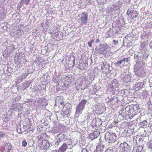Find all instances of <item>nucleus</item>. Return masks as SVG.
Segmentation results:
<instances>
[{"instance_id": "nucleus-19", "label": "nucleus", "mask_w": 152, "mask_h": 152, "mask_svg": "<svg viewBox=\"0 0 152 152\" xmlns=\"http://www.w3.org/2000/svg\"><path fill=\"white\" fill-rule=\"evenodd\" d=\"M125 61V58H124L122 60L117 61V62L115 63V65H118L119 64H121L123 61Z\"/></svg>"}, {"instance_id": "nucleus-22", "label": "nucleus", "mask_w": 152, "mask_h": 152, "mask_svg": "<svg viewBox=\"0 0 152 152\" xmlns=\"http://www.w3.org/2000/svg\"><path fill=\"white\" fill-rule=\"evenodd\" d=\"M105 152H113V151L112 148H109L106 150Z\"/></svg>"}, {"instance_id": "nucleus-17", "label": "nucleus", "mask_w": 152, "mask_h": 152, "mask_svg": "<svg viewBox=\"0 0 152 152\" xmlns=\"http://www.w3.org/2000/svg\"><path fill=\"white\" fill-rule=\"evenodd\" d=\"M138 14L137 11H134V12L132 13L130 15V18L131 19H133L134 18L137 17Z\"/></svg>"}, {"instance_id": "nucleus-15", "label": "nucleus", "mask_w": 152, "mask_h": 152, "mask_svg": "<svg viewBox=\"0 0 152 152\" xmlns=\"http://www.w3.org/2000/svg\"><path fill=\"white\" fill-rule=\"evenodd\" d=\"M103 145H99L96 147V150L97 152H103Z\"/></svg>"}, {"instance_id": "nucleus-31", "label": "nucleus", "mask_w": 152, "mask_h": 152, "mask_svg": "<svg viewBox=\"0 0 152 152\" xmlns=\"http://www.w3.org/2000/svg\"><path fill=\"white\" fill-rule=\"evenodd\" d=\"M150 47L151 48H152V41L150 43Z\"/></svg>"}, {"instance_id": "nucleus-5", "label": "nucleus", "mask_w": 152, "mask_h": 152, "mask_svg": "<svg viewBox=\"0 0 152 152\" xmlns=\"http://www.w3.org/2000/svg\"><path fill=\"white\" fill-rule=\"evenodd\" d=\"M120 149L123 152H129L130 151L129 146L126 142L121 144Z\"/></svg>"}, {"instance_id": "nucleus-20", "label": "nucleus", "mask_w": 152, "mask_h": 152, "mask_svg": "<svg viewBox=\"0 0 152 152\" xmlns=\"http://www.w3.org/2000/svg\"><path fill=\"white\" fill-rule=\"evenodd\" d=\"M31 121H29L27 122V124L26 125V127L28 129L30 128L31 126Z\"/></svg>"}, {"instance_id": "nucleus-27", "label": "nucleus", "mask_w": 152, "mask_h": 152, "mask_svg": "<svg viewBox=\"0 0 152 152\" xmlns=\"http://www.w3.org/2000/svg\"><path fill=\"white\" fill-rule=\"evenodd\" d=\"M5 133H3L2 132L0 131V137H3Z\"/></svg>"}, {"instance_id": "nucleus-28", "label": "nucleus", "mask_w": 152, "mask_h": 152, "mask_svg": "<svg viewBox=\"0 0 152 152\" xmlns=\"http://www.w3.org/2000/svg\"><path fill=\"white\" fill-rule=\"evenodd\" d=\"M30 1V0H25V3L26 4L28 5V3H29Z\"/></svg>"}, {"instance_id": "nucleus-12", "label": "nucleus", "mask_w": 152, "mask_h": 152, "mask_svg": "<svg viewBox=\"0 0 152 152\" xmlns=\"http://www.w3.org/2000/svg\"><path fill=\"white\" fill-rule=\"evenodd\" d=\"M143 85L144 83L142 82L136 83L135 85V89L136 91H138L141 89L143 87Z\"/></svg>"}, {"instance_id": "nucleus-35", "label": "nucleus", "mask_w": 152, "mask_h": 152, "mask_svg": "<svg viewBox=\"0 0 152 152\" xmlns=\"http://www.w3.org/2000/svg\"><path fill=\"white\" fill-rule=\"evenodd\" d=\"M67 77H68L67 76L66 77H65V79H66Z\"/></svg>"}, {"instance_id": "nucleus-7", "label": "nucleus", "mask_w": 152, "mask_h": 152, "mask_svg": "<svg viewBox=\"0 0 152 152\" xmlns=\"http://www.w3.org/2000/svg\"><path fill=\"white\" fill-rule=\"evenodd\" d=\"M58 138L57 140V141L58 142H64L68 139L66 135L62 133H60L58 134Z\"/></svg>"}, {"instance_id": "nucleus-32", "label": "nucleus", "mask_w": 152, "mask_h": 152, "mask_svg": "<svg viewBox=\"0 0 152 152\" xmlns=\"http://www.w3.org/2000/svg\"><path fill=\"white\" fill-rule=\"evenodd\" d=\"M150 148H152V143L150 144Z\"/></svg>"}, {"instance_id": "nucleus-29", "label": "nucleus", "mask_w": 152, "mask_h": 152, "mask_svg": "<svg viewBox=\"0 0 152 152\" xmlns=\"http://www.w3.org/2000/svg\"><path fill=\"white\" fill-rule=\"evenodd\" d=\"M113 42L114 44L115 45H116L117 44H118V40H113Z\"/></svg>"}, {"instance_id": "nucleus-11", "label": "nucleus", "mask_w": 152, "mask_h": 152, "mask_svg": "<svg viewBox=\"0 0 152 152\" xmlns=\"http://www.w3.org/2000/svg\"><path fill=\"white\" fill-rule=\"evenodd\" d=\"M67 146L66 143H64L63 145L59 148L58 150L61 152H65L67 148Z\"/></svg>"}, {"instance_id": "nucleus-2", "label": "nucleus", "mask_w": 152, "mask_h": 152, "mask_svg": "<svg viewBox=\"0 0 152 152\" xmlns=\"http://www.w3.org/2000/svg\"><path fill=\"white\" fill-rule=\"evenodd\" d=\"M116 137L115 134L113 133H107L105 136V138L109 143L115 142L116 140Z\"/></svg>"}, {"instance_id": "nucleus-9", "label": "nucleus", "mask_w": 152, "mask_h": 152, "mask_svg": "<svg viewBox=\"0 0 152 152\" xmlns=\"http://www.w3.org/2000/svg\"><path fill=\"white\" fill-rule=\"evenodd\" d=\"M4 150L5 152H10L12 149V145L9 142H5L4 144Z\"/></svg>"}, {"instance_id": "nucleus-26", "label": "nucleus", "mask_w": 152, "mask_h": 152, "mask_svg": "<svg viewBox=\"0 0 152 152\" xmlns=\"http://www.w3.org/2000/svg\"><path fill=\"white\" fill-rule=\"evenodd\" d=\"M27 75H26L25 74H23L22 75V79H23L26 78L27 76Z\"/></svg>"}, {"instance_id": "nucleus-34", "label": "nucleus", "mask_w": 152, "mask_h": 152, "mask_svg": "<svg viewBox=\"0 0 152 152\" xmlns=\"http://www.w3.org/2000/svg\"><path fill=\"white\" fill-rule=\"evenodd\" d=\"M54 152H61L59 151L58 150V151H54Z\"/></svg>"}, {"instance_id": "nucleus-6", "label": "nucleus", "mask_w": 152, "mask_h": 152, "mask_svg": "<svg viewBox=\"0 0 152 152\" xmlns=\"http://www.w3.org/2000/svg\"><path fill=\"white\" fill-rule=\"evenodd\" d=\"M50 146V144L49 142L45 140H43L41 142L40 145V147L41 149L45 150L48 148Z\"/></svg>"}, {"instance_id": "nucleus-14", "label": "nucleus", "mask_w": 152, "mask_h": 152, "mask_svg": "<svg viewBox=\"0 0 152 152\" xmlns=\"http://www.w3.org/2000/svg\"><path fill=\"white\" fill-rule=\"evenodd\" d=\"M110 102L112 105L115 104L118 102V98L116 97H115L112 99L111 98L110 100Z\"/></svg>"}, {"instance_id": "nucleus-3", "label": "nucleus", "mask_w": 152, "mask_h": 152, "mask_svg": "<svg viewBox=\"0 0 152 152\" xmlns=\"http://www.w3.org/2000/svg\"><path fill=\"white\" fill-rule=\"evenodd\" d=\"M87 102V101L86 100H82L77 107L76 112L79 113L81 111L83 110L85 108V105Z\"/></svg>"}, {"instance_id": "nucleus-8", "label": "nucleus", "mask_w": 152, "mask_h": 152, "mask_svg": "<svg viewBox=\"0 0 152 152\" xmlns=\"http://www.w3.org/2000/svg\"><path fill=\"white\" fill-rule=\"evenodd\" d=\"M79 85L81 86H85L86 85V81L87 79L86 77L84 76H81L80 77L79 79Z\"/></svg>"}, {"instance_id": "nucleus-36", "label": "nucleus", "mask_w": 152, "mask_h": 152, "mask_svg": "<svg viewBox=\"0 0 152 152\" xmlns=\"http://www.w3.org/2000/svg\"><path fill=\"white\" fill-rule=\"evenodd\" d=\"M126 59H127V60H128V58H126Z\"/></svg>"}, {"instance_id": "nucleus-4", "label": "nucleus", "mask_w": 152, "mask_h": 152, "mask_svg": "<svg viewBox=\"0 0 152 152\" xmlns=\"http://www.w3.org/2000/svg\"><path fill=\"white\" fill-rule=\"evenodd\" d=\"M81 15L80 20L81 25H86L88 21V14L86 12H83Z\"/></svg>"}, {"instance_id": "nucleus-16", "label": "nucleus", "mask_w": 152, "mask_h": 152, "mask_svg": "<svg viewBox=\"0 0 152 152\" xmlns=\"http://www.w3.org/2000/svg\"><path fill=\"white\" fill-rule=\"evenodd\" d=\"M102 122L100 119H97L96 121L95 126L99 128L102 125Z\"/></svg>"}, {"instance_id": "nucleus-21", "label": "nucleus", "mask_w": 152, "mask_h": 152, "mask_svg": "<svg viewBox=\"0 0 152 152\" xmlns=\"http://www.w3.org/2000/svg\"><path fill=\"white\" fill-rule=\"evenodd\" d=\"M59 97V99L61 100H62V101H61V102H60L59 101L58 102H59V103L60 104V105H63L64 106V102H63V99L62 98H61V97Z\"/></svg>"}, {"instance_id": "nucleus-13", "label": "nucleus", "mask_w": 152, "mask_h": 152, "mask_svg": "<svg viewBox=\"0 0 152 152\" xmlns=\"http://www.w3.org/2000/svg\"><path fill=\"white\" fill-rule=\"evenodd\" d=\"M143 150V147L140 146H137L134 147L133 152H141Z\"/></svg>"}, {"instance_id": "nucleus-30", "label": "nucleus", "mask_w": 152, "mask_h": 152, "mask_svg": "<svg viewBox=\"0 0 152 152\" xmlns=\"http://www.w3.org/2000/svg\"><path fill=\"white\" fill-rule=\"evenodd\" d=\"M86 118L88 120H89V119L90 118V117L89 115H87L85 117V118Z\"/></svg>"}, {"instance_id": "nucleus-37", "label": "nucleus", "mask_w": 152, "mask_h": 152, "mask_svg": "<svg viewBox=\"0 0 152 152\" xmlns=\"http://www.w3.org/2000/svg\"><path fill=\"white\" fill-rule=\"evenodd\" d=\"M3 56H4V54H3Z\"/></svg>"}, {"instance_id": "nucleus-24", "label": "nucleus", "mask_w": 152, "mask_h": 152, "mask_svg": "<svg viewBox=\"0 0 152 152\" xmlns=\"http://www.w3.org/2000/svg\"><path fill=\"white\" fill-rule=\"evenodd\" d=\"M43 134H40L39 135L37 136V137L39 139V140H41L43 138L42 136Z\"/></svg>"}, {"instance_id": "nucleus-25", "label": "nucleus", "mask_w": 152, "mask_h": 152, "mask_svg": "<svg viewBox=\"0 0 152 152\" xmlns=\"http://www.w3.org/2000/svg\"><path fill=\"white\" fill-rule=\"evenodd\" d=\"M94 42V40L92 39L91 40L90 42H88V45L89 47H92V43L93 42Z\"/></svg>"}, {"instance_id": "nucleus-33", "label": "nucleus", "mask_w": 152, "mask_h": 152, "mask_svg": "<svg viewBox=\"0 0 152 152\" xmlns=\"http://www.w3.org/2000/svg\"><path fill=\"white\" fill-rule=\"evenodd\" d=\"M99 39H97L96 40V42L97 43H98L99 42Z\"/></svg>"}, {"instance_id": "nucleus-23", "label": "nucleus", "mask_w": 152, "mask_h": 152, "mask_svg": "<svg viewBox=\"0 0 152 152\" xmlns=\"http://www.w3.org/2000/svg\"><path fill=\"white\" fill-rule=\"evenodd\" d=\"M22 146H26L27 145V143L26 141V140H24L22 142Z\"/></svg>"}, {"instance_id": "nucleus-18", "label": "nucleus", "mask_w": 152, "mask_h": 152, "mask_svg": "<svg viewBox=\"0 0 152 152\" xmlns=\"http://www.w3.org/2000/svg\"><path fill=\"white\" fill-rule=\"evenodd\" d=\"M144 73V71L143 69L139 70L136 72V74L139 76H140Z\"/></svg>"}, {"instance_id": "nucleus-1", "label": "nucleus", "mask_w": 152, "mask_h": 152, "mask_svg": "<svg viewBox=\"0 0 152 152\" xmlns=\"http://www.w3.org/2000/svg\"><path fill=\"white\" fill-rule=\"evenodd\" d=\"M111 50V47L107 44H104L99 49V53L103 54L105 56H108Z\"/></svg>"}, {"instance_id": "nucleus-10", "label": "nucleus", "mask_w": 152, "mask_h": 152, "mask_svg": "<svg viewBox=\"0 0 152 152\" xmlns=\"http://www.w3.org/2000/svg\"><path fill=\"white\" fill-rule=\"evenodd\" d=\"M99 132L98 131H95L93 133H90L89 136V138L93 140L97 138L99 134Z\"/></svg>"}]
</instances>
